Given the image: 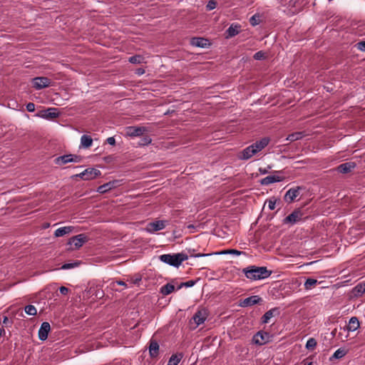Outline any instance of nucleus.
I'll use <instances>...</instances> for the list:
<instances>
[{"instance_id": "obj_1", "label": "nucleus", "mask_w": 365, "mask_h": 365, "mask_svg": "<svg viewBox=\"0 0 365 365\" xmlns=\"http://www.w3.org/2000/svg\"><path fill=\"white\" fill-rule=\"evenodd\" d=\"M245 277L250 280H260L268 278L272 273L266 267L249 266L242 269Z\"/></svg>"}, {"instance_id": "obj_2", "label": "nucleus", "mask_w": 365, "mask_h": 365, "mask_svg": "<svg viewBox=\"0 0 365 365\" xmlns=\"http://www.w3.org/2000/svg\"><path fill=\"white\" fill-rule=\"evenodd\" d=\"M161 262L169 265L178 267L182 262L188 259V255L185 253L180 252L174 255L164 254L159 257Z\"/></svg>"}, {"instance_id": "obj_3", "label": "nucleus", "mask_w": 365, "mask_h": 365, "mask_svg": "<svg viewBox=\"0 0 365 365\" xmlns=\"http://www.w3.org/2000/svg\"><path fill=\"white\" fill-rule=\"evenodd\" d=\"M304 212L300 208L295 209L290 215L283 220V224L294 225L302 220Z\"/></svg>"}, {"instance_id": "obj_4", "label": "nucleus", "mask_w": 365, "mask_h": 365, "mask_svg": "<svg viewBox=\"0 0 365 365\" xmlns=\"http://www.w3.org/2000/svg\"><path fill=\"white\" fill-rule=\"evenodd\" d=\"M88 240V237L85 234H80L71 237L68 242V245L73 246L71 248L72 250H78Z\"/></svg>"}, {"instance_id": "obj_5", "label": "nucleus", "mask_w": 365, "mask_h": 365, "mask_svg": "<svg viewBox=\"0 0 365 365\" xmlns=\"http://www.w3.org/2000/svg\"><path fill=\"white\" fill-rule=\"evenodd\" d=\"M271 337L269 333L259 331L253 336L252 341L257 345H264L270 341Z\"/></svg>"}, {"instance_id": "obj_6", "label": "nucleus", "mask_w": 365, "mask_h": 365, "mask_svg": "<svg viewBox=\"0 0 365 365\" xmlns=\"http://www.w3.org/2000/svg\"><path fill=\"white\" fill-rule=\"evenodd\" d=\"M148 129L144 126H128L126 128V133L130 137L143 135Z\"/></svg>"}, {"instance_id": "obj_7", "label": "nucleus", "mask_w": 365, "mask_h": 365, "mask_svg": "<svg viewBox=\"0 0 365 365\" xmlns=\"http://www.w3.org/2000/svg\"><path fill=\"white\" fill-rule=\"evenodd\" d=\"M51 80L47 77H36L33 78L34 87L37 89H43L51 86Z\"/></svg>"}, {"instance_id": "obj_8", "label": "nucleus", "mask_w": 365, "mask_h": 365, "mask_svg": "<svg viewBox=\"0 0 365 365\" xmlns=\"http://www.w3.org/2000/svg\"><path fill=\"white\" fill-rule=\"evenodd\" d=\"M262 301V299L258 295H253L242 300L240 303V306L242 307H251L260 303Z\"/></svg>"}, {"instance_id": "obj_9", "label": "nucleus", "mask_w": 365, "mask_h": 365, "mask_svg": "<svg viewBox=\"0 0 365 365\" xmlns=\"http://www.w3.org/2000/svg\"><path fill=\"white\" fill-rule=\"evenodd\" d=\"M302 187H292L288 190L284 195V200L287 202H293L299 196Z\"/></svg>"}, {"instance_id": "obj_10", "label": "nucleus", "mask_w": 365, "mask_h": 365, "mask_svg": "<svg viewBox=\"0 0 365 365\" xmlns=\"http://www.w3.org/2000/svg\"><path fill=\"white\" fill-rule=\"evenodd\" d=\"M190 44L192 46L207 48L210 45V41L202 37H193L190 39Z\"/></svg>"}, {"instance_id": "obj_11", "label": "nucleus", "mask_w": 365, "mask_h": 365, "mask_svg": "<svg viewBox=\"0 0 365 365\" xmlns=\"http://www.w3.org/2000/svg\"><path fill=\"white\" fill-rule=\"evenodd\" d=\"M38 115L46 119H53L59 116V112L56 108H49L46 110H42Z\"/></svg>"}, {"instance_id": "obj_12", "label": "nucleus", "mask_w": 365, "mask_h": 365, "mask_svg": "<svg viewBox=\"0 0 365 365\" xmlns=\"http://www.w3.org/2000/svg\"><path fill=\"white\" fill-rule=\"evenodd\" d=\"M148 349L150 356L153 359L156 358L159 355L160 350L158 342L155 339H151L149 341Z\"/></svg>"}, {"instance_id": "obj_13", "label": "nucleus", "mask_w": 365, "mask_h": 365, "mask_svg": "<svg viewBox=\"0 0 365 365\" xmlns=\"http://www.w3.org/2000/svg\"><path fill=\"white\" fill-rule=\"evenodd\" d=\"M51 330V326L48 322H44L41 324L38 330V338L41 341H45L48 338V334Z\"/></svg>"}, {"instance_id": "obj_14", "label": "nucleus", "mask_w": 365, "mask_h": 365, "mask_svg": "<svg viewBox=\"0 0 365 365\" xmlns=\"http://www.w3.org/2000/svg\"><path fill=\"white\" fill-rule=\"evenodd\" d=\"M269 142V139L268 138H263L259 140L256 141L255 143H252L251 145V148H253L255 153L257 154L259 151H261L262 149H264Z\"/></svg>"}, {"instance_id": "obj_15", "label": "nucleus", "mask_w": 365, "mask_h": 365, "mask_svg": "<svg viewBox=\"0 0 365 365\" xmlns=\"http://www.w3.org/2000/svg\"><path fill=\"white\" fill-rule=\"evenodd\" d=\"M356 166V163L354 162H347L342 164H340L337 168L336 170L343 174H346L350 173L353 169H354Z\"/></svg>"}, {"instance_id": "obj_16", "label": "nucleus", "mask_w": 365, "mask_h": 365, "mask_svg": "<svg viewBox=\"0 0 365 365\" xmlns=\"http://www.w3.org/2000/svg\"><path fill=\"white\" fill-rule=\"evenodd\" d=\"M284 179L283 177L276 176V175H269L260 180V183L262 185H268L274 182H278L282 181Z\"/></svg>"}, {"instance_id": "obj_17", "label": "nucleus", "mask_w": 365, "mask_h": 365, "mask_svg": "<svg viewBox=\"0 0 365 365\" xmlns=\"http://www.w3.org/2000/svg\"><path fill=\"white\" fill-rule=\"evenodd\" d=\"M279 314V309L277 307L273 308L267 311L264 313V314L262 317L261 320L264 324H267L269 322V319L272 318L274 315H278Z\"/></svg>"}, {"instance_id": "obj_18", "label": "nucleus", "mask_w": 365, "mask_h": 365, "mask_svg": "<svg viewBox=\"0 0 365 365\" xmlns=\"http://www.w3.org/2000/svg\"><path fill=\"white\" fill-rule=\"evenodd\" d=\"M359 327V322L356 317H352L349 322V324L344 328V330L348 331H354Z\"/></svg>"}, {"instance_id": "obj_19", "label": "nucleus", "mask_w": 365, "mask_h": 365, "mask_svg": "<svg viewBox=\"0 0 365 365\" xmlns=\"http://www.w3.org/2000/svg\"><path fill=\"white\" fill-rule=\"evenodd\" d=\"M118 181H110L102 185H100L97 189V192L101 194L106 193V192L115 187Z\"/></svg>"}, {"instance_id": "obj_20", "label": "nucleus", "mask_w": 365, "mask_h": 365, "mask_svg": "<svg viewBox=\"0 0 365 365\" xmlns=\"http://www.w3.org/2000/svg\"><path fill=\"white\" fill-rule=\"evenodd\" d=\"M240 26L238 24H231L230 27L226 30V38H232L240 33Z\"/></svg>"}, {"instance_id": "obj_21", "label": "nucleus", "mask_w": 365, "mask_h": 365, "mask_svg": "<svg viewBox=\"0 0 365 365\" xmlns=\"http://www.w3.org/2000/svg\"><path fill=\"white\" fill-rule=\"evenodd\" d=\"M74 230V227L72 226H66L58 228L55 232L54 236L56 237H63L66 235H68L72 232Z\"/></svg>"}, {"instance_id": "obj_22", "label": "nucleus", "mask_w": 365, "mask_h": 365, "mask_svg": "<svg viewBox=\"0 0 365 365\" xmlns=\"http://www.w3.org/2000/svg\"><path fill=\"white\" fill-rule=\"evenodd\" d=\"M84 174L86 175V180H90L100 175L101 171L93 168H88L84 170Z\"/></svg>"}, {"instance_id": "obj_23", "label": "nucleus", "mask_w": 365, "mask_h": 365, "mask_svg": "<svg viewBox=\"0 0 365 365\" xmlns=\"http://www.w3.org/2000/svg\"><path fill=\"white\" fill-rule=\"evenodd\" d=\"M255 154L253 148H251V145H249L240 153L239 158L246 160L251 158Z\"/></svg>"}, {"instance_id": "obj_24", "label": "nucleus", "mask_w": 365, "mask_h": 365, "mask_svg": "<svg viewBox=\"0 0 365 365\" xmlns=\"http://www.w3.org/2000/svg\"><path fill=\"white\" fill-rule=\"evenodd\" d=\"M194 322L197 325L203 324L206 319V314L205 311H197L192 317Z\"/></svg>"}, {"instance_id": "obj_25", "label": "nucleus", "mask_w": 365, "mask_h": 365, "mask_svg": "<svg viewBox=\"0 0 365 365\" xmlns=\"http://www.w3.org/2000/svg\"><path fill=\"white\" fill-rule=\"evenodd\" d=\"M71 154H67V155H63L57 157L54 160V162L56 164L59 165H65L68 163H72V159H71Z\"/></svg>"}, {"instance_id": "obj_26", "label": "nucleus", "mask_w": 365, "mask_h": 365, "mask_svg": "<svg viewBox=\"0 0 365 365\" xmlns=\"http://www.w3.org/2000/svg\"><path fill=\"white\" fill-rule=\"evenodd\" d=\"M183 356L182 352L173 354L168 361V365H178L183 358Z\"/></svg>"}, {"instance_id": "obj_27", "label": "nucleus", "mask_w": 365, "mask_h": 365, "mask_svg": "<svg viewBox=\"0 0 365 365\" xmlns=\"http://www.w3.org/2000/svg\"><path fill=\"white\" fill-rule=\"evenodd\" d=\"M305 136L304 132H295L293 133H291L288 135V136L286 138L285 140L289 141V142H294L298 140H300L303 138Z\"/></svg>"}, {"instance_id": "obj_28", "label": "nucleus", "mask_w": 365, "mask_h": 365, "mask_svg": "<svg viewBox=\"0 0 365 365\" xmlns=\"http://www.w3.org/2000/svg\"><path fill=\"white\" fill-rule=\"evenodd\" d=\"M149 225L153 228V231H159L165 227L166 221L164 220H158L153 222H150Z\"/></svg>"}, {"instance_id": "obj_29", "label": "nucleus", "mask_w": 365, "mask_h": 365, "mask_svg": "<svg viewBox=\"0 0 365 365\" xmlns=\"http://www.w3.org/2000/svg\"><path fill=\"white\" fill-rule=\"evenodd\" d=\"M174 290L175 286L171 283H167L160 288V292L163 295L166 296L171 294Z\"/></svg>"}, {"instance_id": "obj_30", "label": "nucleus", "mask_w": 365, "mask_h": 365, "mask_svg": "<svg viewBox=\"0 0 365 365\" xmlns=\"http://www.w3.org/2000/svg\"><path fill=\"white\" fill-rule=\"evenodd\" d=\"M93 139L90 135H83L81 138V145L83 148H88L91 146Z\"/></svg>"}, {"instance_id": "obj_31", "label": "nucleus", "mask_w": 365, "mask_h": 365, "mask_svg": "<svg viewBox=\"0 0 365 365\" xmlns=\"http://www.w3.org/2000/svg\"><path fill=\"white\" fill-rule=\"evenodd\" d=\"M353 294L355 297H360L362 294H365V288L362 283L358 284L353 289Z\"/></svg>"}, {"instance_id": "obj_32", "label": "nucleus", "mask_w": 365, "mask_h": 365, "mask_svg": "<svg viewBox=\"0 0 365 365\" xmlns=\"http://www.w3.org/2000/svg\"><path fill=\"white\" fill-rule=\"evenodd\" d=\"M144 57L141 55H134L129 58L128 61L133 64H140L143 63Z\"/></svg>"}, {"instance_id": "obj_33", "label": "nucleus", "mask_w": 365, "mask_h": 365, "mask_svg": "<svg viewBox=\"0 0 365 365\" xmlns=\"http://www.w3.org/2000/svg\"><path fill=\"white\" fill-rule=\"evenodd\" d=\"M346 354V351L344 349H337L334 354L330 358V360H332L334 359H341Z\"/></svg>"}, {"instance_id": "obj_34", "label": "nucleus", "mask_w": 365, "mask_h": 365, "mask_svg": "<svg viewBox=\"0 0 365 365\" xmlns=\"http://www.w3.org/2000/svg\"><path fill=\"white\" fill-rule=\"evenodd\" d=\"M318 283L317 280L312 278H308L304 283L305 289H311Z\"/></svg>"}, {"instance_id": "obj_35", "label": "nucleus", "mask_w": 365, "mask_h": 365, "mask_svg": "<svg viewBox=\"0 0 365 365\" xmlns=\"http://www.w3.org/2000/svg\"><path fill=\"white\" fill-rule=\"evenodd\" d=\"M188 253L190 254V257H208L212 255H217V253H208V254H204V253H195V250H188Z\"/></svg>"}, {"instance_id": "obj_36", "label": "nucleus", "mask_w": 365, "mask_h": 365, "mask_svg": "<svg viewBox=\"0 0 365 365\" xmlns=\"http://www.w3.org/2000/svg\"><path fill=\"white\" fill-rule=\"evenodd\" d=\"M197 280H199V279H197V280H189L185 282H182L177 287V289L178 290L182 287H192L196 284Z\"/></svg>"}, {"instance_id": "obj_37", "label": "nucleus", "mask_w": 365, "mask_h": 365, "mask_svg": "<svg viewBox=\"0 0 365 365\" xmlns=\"http://www.w3.org/2000/svg\"><path fill=\"white\" fill-rule=\"evenodd\" d=\"M25 312L31 316H35L37 314L36 307L34 305L29 304L25 307Z\"/></svg>"}, {"instance_id": "obj_38", "label": "nucleus", "mask_w": 365, "mask_h": 365, "mask_svg": "<svg viewBox=\"0 0 365 365\" xmlns=\"http://www.w3.org/2000/svg\"><path fill=\"white\" fill-rule=\"evenodd\" d=\"M80 264H81V262L79 261H75L74 262H71V263H65L61 266V269H73V268L78 267Z\"/></svg>"}, {"instance_id": "obj_39", "label": "nucleus", "mask_w": 365, "mask_h": 365, "mask_svg": "<svg viewBox=\"0 0 365 365\" xmlns=\"http://www.w3.org/2000/svg\"><path fill=\"white\" fill-rule=\"evenodd\" d=\"M260 16L259 14H255L250 19V24L255 26L259 24Z\"/></svg>"}, {"instance_id": "obj_40", "label": "nucleus", "mask_w": 365, "mask_h": 365, "mask_svg": "<svg viewBox=\"0 0 365 365\" xmlns=\"http://www.w3.org/2000/svg\"><path fill=\"white\" fill-rule=\"evenodd\" d=\"M317 346V341L314 338H310L306 344V348L308 349H313Z\"/></svg>"}, {"instance_id": "obj_41", "label": "nucleus", "mask_w": 365, "mask_h": 365, "mask_svg": "<svg viewBox=\"0 0 365 365\" xmlns=\"http://www.w3.org/2000/svg\"><path fill=\"white\" fill-rule=\"evenodd\" d=\"M152 141V139L146 135V136H143L141 139H140V141L139 142V145H147L148 144H150Z\"/></svg>"}, {"instance_id": "obj_42", "label": "nucleus", "mask_w": 365, "mask_h": 365, "mask_svg": "<svg viewBox=\"0 0 365 365\" xmlns=\"http://www.w3.org/2000/svg\"><path fill=\"white\" fill-rule=\"evenodd\" d=\"M253 58L255 60L259 61L265 58V53L262 51H257L255 53Z\"/></svg>"}, {"instance_id": "obj_43", "label": "nucleus", "mask_w": 365, "mask_h": 365, "mask_svg": "<svg viewBox=\"0 0 365 365\" xmlns=\"http://www.w3.org/2000/svg\"><path fill=\"white\" fill-rule=\"evenodd\" d=\"M216 6H217V2L214 0H210L207 3L206 8H207V11H211V10L215 9Z\"/></svg>"}, {"instance_id": "obj_44", "label": "nucleus", "mask_w": 365, "mask_h": 365, "mask_svg": "<svg viewBox=\"0 0 365 365\" xmlns=\"http://www.w3.org/2000/svg\"><path fill=\"white\" fill-rule=\"evenodd\" d=\"M222 254H232L235 255H240L243 253V252L237 250H227L222 252Z\"/></svg>"}, {"instance_id": "obj_45", "label": "nucleus", "mask_w": 365, "mask_h": 365, "mask_svg": "<svg viewBox=\"0 0 365 365\" xmlns=\"http://www.w3.org/2000/svg\"><path fill=\"white\" fill-rule=\"evenodd\" d=\"M71 159H72V163H81L83 160V157L81 155L71 154Z\"/></svg>"}, {"instance_id": "obj_46", "label": "nucleus", "mask_w": 365, "mask_h": 365, "mask_svg": "<svg viewBox=\"0 0 365 365\" xmlns=\"http://www.w3.org/2000/svg\"><path fill=\"white\" fill-rule=\"evenodd\" d=\"M356 46L359 50L365 51V41H359Z\"/></svg>"}, {"instance_id": "obj_47", "label": "nucleus", "mask_w": 365, "mask_h": 365, "mask_svg": "<svg viewBox=\"0 0 365 365\" xmlns=\"http://www.w3.org/2000/svg\"><path fill=\"white\" fill-rule=\"evenodd\" d=\"M71 178L73 179L79 178H81V179H82L83 180H86V175L84 174V171H83L82 173H81L79 174L73 175Z\"/></svg>"}, {"instance_id": "obj_48", "label": "nucleus", "mask_w": 365, "mask_h": 365, "mask_svg": "<svg viewBox=\"0 0 365 365\" xmlns=\"http://www.w3.org/2000/svg\"><path fill=\"white\" fill-rule=\"evenodd\" d=\"M276 200H268V207L269 210H273L275 208Z\"/></svg>"}, {"instance_id": "obj_49", "label": "nucleus", "mask_w": 365, "mask_h": 365, "mask_svg": "<svg viewBox=\"0 0 365 365\" xmlns=\"http://www.w3.org/2000/svg\"><path fill=\"white\" fill-rule=\"evenodd\" d=\"M26 110L29 112H34L35 110V104L34 103H27Z\"/></svg>"}, {"instance_id": "obj_50", "label": "nucleus", "mask_w": 365, "mask_h": 365, "mask_svg": "<svg viewBox=\"0 0 365 365\" xmlns=\"http://www.w3.org/2000/svg\"><path fill=\"white\" fill-rule=\"evenodd\" d=\"M59 291H60L61 294L66 295L68 293L69 289L67 287L62 286L59 288Z\"/></svg>"}, {"instance_id": "obj_51", "label": "nucleus", "mask_w": 365, "mask_h": 365, "mask_svg": "<svg viewBox=\"0 0 365 365\" xmlns=\"http://www.w3.org/2000/svg\"><path fill=\"white\" fill-rule=\"evenodd\" d=\"M107 143L110 145H115V140L114 137H109L106 140Z\"/></svg>"}, {"instance_id": "obj_52", "label": "nucleus", "mask_w": 365, "mask_h": 365, "mask_svg": "<svg viewBox=\"0 0 365 365\" xmlns=\"http://www.w3.org/2000/svg\"><path fill=\"white\" fill-rule=\"evenodd\" d=\"M3 324L5 325H8L9 324H11V322L9 321V318L7 317H4L3 319Z\"/></svg>"}, {"instance_id": "obj_53", "label": "nucleus", "mask_w": 365, "mask_h": 365, "mask_svg": "<svg viewBox=\"0 0 365 365\" xmlns=\"http://www.w3.org/2000/svg\"><path fill=\"white\" fill-rule=\"evenodd\" d=\"M115 283H116L117 284H118V285H122V286H124V287H127V284H126V283H125V282H123V281H121V280L116 281V282H115Z\"/></svg>"}, {"instance_id": "obj_54", "label": "nucleus", "mask_w": 365, "mask_h": 365, "mask_svg": "<svg viewBox=\"0 0 365 365\" xmlns=\"http://www.w3.org/2000/svg\"><path fill=\"white\" fill-rule=\"evenodd\" d=\"M140 281H141V278L137 277V278L133 279L132 283L136 284H138Z\"/></svg>"}, {"instance_id": "obj_55", "label": "nucleus", "mask_w": 365, "mask_h": 365, "mask_svg": "<svg viewBox=\"0 0 365 365\" xmlns=\"http://www.w3.org/2000/svg\"><path fill=\"white\" fill-rule=\"evenodd\" d=\"M144 73H145V70H144L143 68H138V69L137 70V73H138V75H142V74H143Z\"/></svg>"}, {"instance_id": "obj_56", "label": "nucleus", "mask_w": 365, "mask_h": 365, "mask_svg": "<svg viewBox=\"0 0 365 365\" xmlns=\"http://www.w3.org/2000/svg\"><path fill=\"white\" fill-rule=\"evenodd\" d=\"M259 171L261 174H263V175H264L267 173V170L266 169H262V168H259Z\"/></svg>"}, {"instance_id": "obj_57", "label": "nucleus", "mask_w": 365, "mask_h": 365, "mask_svg": "<svg viewBox=\"0 0 365 365\" xmlns=\"http://www.w3.org/2000/svg\"><path fill=\"white\" fill-rule=\"evenodd\" d=\"M336 329H334L332 331H331V335L332 336H334L336 335Z\"/></svg>"}, {"instance_id": "obj_58", "label": "nucleus", "mask_w": 365, "mask_h": 365, "mask_svg": "<svg viewBox=\"0 0 365 365\" xmlns=\"http://www.w3.org/2000/svg\"><path fill=\"white\" fill-rule=\"evenodd\" d=\"M4 332V329L2 328H0V336L2 335V334Z\"/></svg>"}, {"instance_id": "obj_59", "label": "nucleus", "mask_w": 365, "mask_h": 365, "mask_svg": "<svg viewBox=\"0 0 365 365\" xmlns=\"http://www.w3.org/2000/svg\"><path fill=\"white\" fill-rule=\"evenodd\" d=\"M193 227H194V225H190L188 226V228H193Z\"/></svg>"}, {"instance_id": "obj_60", "label": "nucleus", "mask_w": 365, "mask_h": 365, "mask_svg": "<svg viewBox=\"0 0 365 365\" xmlns=\"http://www.w3.org/2000/svg\"><path fill=\"white\" fill-rule=\"evenodd\" d=\"M363 158H364V161L365 163V153L364 154Z\"/></svg>"}, {"instance_id": "obj_61", "label": "nucleus", "mask_w": 365, "mask_h": 365, "mask_svg": "<svg viewBox=\"0 0 365 365\" xmlns=\"http://www.w3.org/2000/svg\"><path fill=\"white\" fill-rule=\"evenodd\" d=\"M306 365H312V362H309V363H308V364H306Z\"/></svg>"}, {"instance_id": "obj_62", "label": "nucleus", "mask_w": 365, "mask_h": 365, "mask_svg": "<svg viewBox=\"0 0 365 365\" xmlns=\"http://www.w3.org/2000/svg\"><path fill=\"white\" fill-rule=\"evenodd\" d=\"M362 284H364V288H365V282H364V283H362Z\"/></svg>"}]
</instances>
